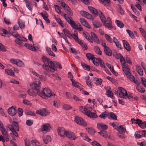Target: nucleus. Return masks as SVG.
<instances>
[{"label":"nucleus","instance_id":"obj_37","mask_svg":"<svg viewBox=\"0 0 146 146\" xmlns=\"http://www.w3.org/2000/svg\"><path fill=\"white\" fill-rule=\"evenodd\" d=\"M93 24L94 26L96 28H100L102 26L100 23L97 21H94L93 22Z\"/></svg>","mask_w":146,"mask_h":146},{"label":"nucleus","instance_id":"obj_62","mask_svg":"<svg viewBox=\"0 0 146 146\" xmlns=\"http://www.w3.org/2000/svg\"><path fill=\"white\" fill-rule=\"evenodd\" d=\"M26 114L33 116L35 115V114L32 112L29 111L28 110H26L25 111Z\"/></svg>","mask_w":146,"mask_h":146},{"label":"nucleus","instance_id":"obj_34","mask_svg":"<svg viewBox=\"0 0 146 146\" xmlns=\"http://www.w3.org/2000/svg\"><path fill=\"white\" fill-rule=\"evenodd\" d=\"M5 73L6 74H8L11 76H15L14 72L11 70L9 69H5Z\"/></svg>","mask_w":146,"mask_h":146},{"label":"nucleus","instance_id":"obj_31","mask_svg":"<svg viewBox=\"0 0 146 146\" xmlns=\"http://www.w3.org/2000/svg\"><path fill=\"white\" fill-rule=\"evenodd\" d=\"M63 31L64 33L65 36H66L70 38V36L73 37L72 35L71 34L69 31L68 29H63Z\"/></svg>","mask_w":146,"mask_h":146},{"label":"nucleus","instance_id":"obj_55","mask_svg":"<svg viewBox=\"0 0 146 146\" xmlns=\"http://www.w3.org/2000/svg\"><path fill=\"white\" fill-rule=\"evenodd\" d=\"M126 76L127 78L132 82L135 80L133 76L131 73H130V74H129L128 75H127Z\"/></svg>","mask_w":146,"mask_h":146},{"label":"nucleus","instance_id":"obj_4","mask_svg":"<svg viewBox=\"0 0 146 146\" xmlns=\"http://www.w3.org/2000/svg\"><path fill=\"white\" fill-rule=\"evenodd\" d=\"M15 37L17 38L15 41V42L20 46L23 45L22 42H27L28 40L23 36L18 34H15Z\"/></svg>","mask_w":146,"mask_h":146},{"label":"nucleus","instance_id":"obj_20","mask_svg":"<svg viewBox=\"0 0 146 146\" xmlns=\"http://www.w3.org/2000/svg\"><path fill=\"white\" fill-rule=\"evenodd\" d=\"M40 15L46 23H50V21L48 17V15L46 12L45 11L44 13H40Z\"/></svg>","mask_w":146,"mask_h":146},{"label":"nucleus","instance_id":"obj_42","mask_svg":"<svg viewBox=\"0 0 146 146\" xmlns=\"http://www.w3.org/2000/svg\"><path fill=\"white\" fill-rule=\"evenodd\" d=\"M86 130L90 134L93 135L95 133V131L92 128H86Z\"/></svg>","mask_w":146,"mask_h":146},{"label":"nucleus","instance_id":"obj_8","mask_svg":"<svg viewBox=\"0 0 146 146\" xmlns=\"http://www.w3.org/2000/svg\"><path fill=\"white\" fill-rule=\"evenodd\" d=\"M74 121L76 123L82 125L86 126L87 125L86 123L84 121V120L79 117L76 116Z\"/></svg>","mask_w":146,"mask_h":146},{"label":"nucleus","instance_id":"obj_1","mask_svg":"<svg viewBox=\"0 0 146 146\" xmlns=\"http://www.w3.org/2000/svg\"><path fill=\"white\" fill-rule=\"evenodd\" d=\"M42 59L44 64L42 65V67L47 72H54L56 69L54 64L49 59L43 56Z\"/></svg>","mask_w":146,"mask_h":146},{"label":"nucleus","instance_id":"obj_26","mask_svg":"<svg viewBox=\"0 0 146 146\" xmlns=\"http://www.w3.org/2000/svg\"><path fill=\"white\" fill-rule=\"evenodd\" d=\"M104 50L106 55L110 56H111L112 52L108 47H106L105 48H104Z\"/></svg>","mask_w":146,"mask_h":146},{"label":"nucleus","instance_id":"obj_25","mask_svg":"<svg viewBox=\"0 0 146 146\" xmlns=\"http://www.w3.org/2000/svg\"><path fill=\"white\" fill-rule=\"evenodd\" d=\"M64 9L65 11L69 15L72 16L73 15L72 11L68 5H66L65 7L64 8Z\"/></svg>","mask_w":146,"mask_h":146},{"label":"nucleus","instance_id":"obj_50","mask_svg":"<svg viewBox=\"0 0 146 146\" xmlns=\"http://www.w3.org/2000/svg\"><path fill=\"white\" fill-rule=\"evenodd\" d=\"M136 67L138 73L140 76H143V71L141 67L140 66H138L137 67L136 66Z\"/></svg>","mask_w":146,"mask_h":146},{"label":"nucleus","instance_id":"obj_51","mask_svg":"<svg viewBox=\"0 0 146 146\" xmlns=\"http://www.w3.org/2000/svg\"><path fill=\"white\" fill-rule=\"evenodd\" d=\"M81 65L85 70H90V66L89 65L85 64L84 63L82 62L81 63Z\"/></svg>","mask_w":146,"mask_h":146},{"label":"nucleus","instance_id":"obj_41","mask_svg":"<svg viewBox=\"0 0 146 146\" xmlns=\"http://www.w3.org/2000/svg\"><path fill=\"white\" fill-rule=\"evenodd\" d=\"M17 62L16 64L19 67H24V66L25 65L23 61L18 59L17 60Z\"/></svg>","mask_w":146,"mask_h":146},{"label":"nucleus","instance_id":"obj_35","mask_svg":"<svg viewBox=\"0 0 146 146\" xmlns=\"http://www.w3.org/2000/svg\"><path fill=\"white\" fill-rule=\"evenodd\" d=\"M86 56L87 59L89 60H93V59L95 58L94 55L91 53H87L86 54Z\"/></svg>","mask_w":146,"mask_h":146},{"label":"nucleus","instance_id":"obj_61","mask_svg":"<svg viewBox=\"0 0 146 146\" xmlns=\"http://www.w3.org/2000/svg\"><path fill=\"white\" fill-rule=\"evenodd\" d=\"M105 36L107 40L109 42L112 43V40L108 34H105Z\"/></svg>","mask_w":146,"mask_h":146},{"label":"nucleus","instance_id":"obj_21","mask_svg":"<svg viewBox=\"0 0 146 146\" xmlns=\"http://www.w3.org/2000/svg\"><path fill=\"white\" fill-rule=\"evenodd\" d=\"M24 1L26 4V7L30 11L33 9V5L31 2L29 0H24Z\"/></svg>","mask_w":146,"mask_h":146},{"label":"nucleus","instance_id":"obj_18","mask_svg":"<svg viewBox=\"0 0 146 146\" xmlns=\"http://www.w3.org/2000/svg\"><path fill=\"white\" fill-rule=\"evenodd\" d=\"M80 22L81 24L86 27L90 29L91 28V26L84 19L81 18L80 19Z\"/></svg>","mask_w":146,"mask_h":146},{"label":"nucleus","instance_id":"obj_40","mask_svg":"<svg viewBox=\"0 0 146 146\" xmlns=\"http://www.w3.org/2000/svg\"><path fill=\"white\" fill-rule=\"evenodd\" d=\"M115 23L117 26L120 28H123L124 27V25L121 21L116 20L115 21Z\"/></svg>","mask_w":146,"mask_h":146},{"label":"nucleus","instance_id":"obj_9","mask_svg":"<svg viewBox=\"0 0 146 146\" xmlns=\"http://www.w3.org/2000/svg\"><path fill=\"white\" fill-rule=\"evenodd\" d=\"M65 136L72 140H75L77 138L74 133L73 132L69 131H66Z\"/></svg>","mask_w":146,"mask_h":146},{"label":"nucleus","instance_id":"obj_3","mask_svg":"<svg viewBox=\"0 0 146 146\" xmlns=\"http://www.w3.org/2000/svg\"><path fill=\"white\" fill-rule=\"evenodd\" d=\"M79 109L82 112L90 118H96L98 117L96 115V111L95 113H93L85 106L83 107L80 106Z\"/></svg>","mask_w":146,"mask_h":146},{"label":"nucleus","instance_id":"obj_30","mask_svg":"<svg viewBox=\"0 0 146 146\" xmlns=\"http://www.w3.org/2000/svg\"><path fill=\"white\" fill-rule=\"evenodd\" d=\"M80 135L81 136L84 140L88 142H90L91 141V140L88 137L86 134L81 133H80Z\"/></svg>","mask_w":146,"mask_h":146},{"label":"nucleus","instance_id":"obj_19","mask_svg":"<svg viewBox=\"0 0 146 146\" xmlns=\"http://www.w3.org/2000/svg\"><path fill=\"white\" fill-rule=\"evenodd\" d=\"M51 129V127L48 123H45L43 127H42V131H45L46 132L49 131Z\"/></svg>","mask_w":146,"mask_h":146},{"label":"nucleus","instance_id":"obj_6","mask_svg":"<svg viewBox=\"0 0 146 146\" xmlns=\"http://www.w3.org/2000/svg\"><path fill=\"white\" fill-rule=\"evenodd\" d=\"M118 89L119 92V96L121 98L126 99V98L125 96L127 95L126 91L122 87H119Z\"/></svg>","mask_w":146,"mask_h":146},{"label":"nucleus","instance_id":"obj_48","mask_svg":"<svg viewBox=\"0 0 146 146\" xmlns=\"http://www.w3.org/2000/svg\"><path fill=\"white\" fill-rule=\"evenodd\" d=\"M53 105L56 107H58L60 106V102L59 100H56L53 102Z\"/></svg>","mask_w":146,"mask_h":146},{"label":"nucleus","instance_id":"obj_16","mask_svg":"<svg viewBox=\"0 0 146 146\" xmlns=\"http://www.w3.org/2000/svg\"><path fill=\"white\" fill-rule=\"evenodd\" d=\"M91 39L92 40L97 43L98 44H100V41L99 38L96 34L93 32H92L91 33Z\"/></svg>","mask_w":146,"mask_h":146},{"label":"nucleus","instance_id":"obj_14","mask_svg":"<svg viewBox=\"0 0 146 146\" xmlns=\"http://www.w3.org/2000/svg\"><path fill=\"white\" fill-rule=\"evenodd\" d=\"M122 69L126 75H128L129 74H130V70L127 64L124 63L122 64Z\"/></svg>","mask_w":146,"mask_h":146},{"label":"nucleus","instance_id":"obj_52","mask_svg":"<svg viewBox=\"0 0 146 146\" xmlns=\"http://www.w3.org/2000/svg\"><path fill=\"white\" fill-rule=\"evenodd\" d=\"M54 8L55 10L56 11L57 13L59 14H60L61 13V11L60 10V8L58 5H54Z\"/></svg>","mask_w":146,"mask_h":146},{"label":"nucleus","instance_id":"obj_7","mask_svg":"<svg viewBox=\"0 0 146 146\" xmlns=\"http://www.w3.org/2000/svg\"><path fill=\"white\" fill-rule=\"evenodd\" d=\"M67 131L65 130L64 128L63 127H59L57 129V131L58 135L60 137H64Z\"/></svg>","mask_w":146,"mask_h":146},{"label":"nucleus","instance_id":"obj_23","mask_svg":"<svg viewBox=\"0 0 146 146\" xmlns=\"http://www.w3.org/2000/svg\"><path fill=\"white\" fill-rule=\"evenodd\" d=\"M117 129L119 133L122 135L125 134V131H126V129L123 127L121 125L119 126L117 128Z\"/></svg>","mask_w":146,"mask_h":146},{"label":"nucleus","instance_id":"obj_47","mask_svg":"<svg viewBox=\"0 0 146 146\" xmlns=\"http://www.w3.org/2000/svg\"><path fill=\"white\" fill-rule=\"evenodd\" d=\"M89 76H88L87 77H86V79H87L86 81V82L87 85H88L89 87L91 88L92 87V83L90 80L89 79Z\"/></svg>","mask_w":146,"mask_h":146},{"label":"nucleus","instance_id":"obj_45","mask_svg":"<svg viewBox=\"0 0 146 146\" xmlns=\"http://www.w3.org/2000/svg\"><path fill=\"white\" fill-rule=\"evenodd\" d=\"M138 125L141 128L144 129L146 127V122H143L141 121V122L139 123Z\"/></svg>","mask_w":146,"mask_h":146},{"label":"nucleus","instance_id":"obj_58","mask_svg":"<svg viewBox=\"0 0 146 146\" xmlns=\"http://www.w3.org/2000/svg\"><path fill=\"white\" fill-rule=\"evenodd\" d=\"M32 143L33 146H40L39 142L36 140H32L31 141Z\"/></svg>","mask_w":146,"mask_h":146},{"label":"nucleus","instance_id":"obj_13","mask_svg":"<svg viewBox=\"0 0 146 146\" xmlns=\"http://www.w3.org/2000/svg\"><path fill=\"white\" fill-rule=\"evenodd\" d=\"M36 113L43 116H46L48 114L47 110L45 108H42L40 110L36 111Z\"/></svg>","mask_w":146,"mask_h":146},{"label":"nucleus","instance_id":"obj_12","mask_svg":"<svg viewBox=\"0 0 146 146\" xmlns=\"http://www.w3.org/2000/svg\"><path fill=\"white\" fill-rule=\"evenodd\" d=\"M80 13L82 16L88 19L91 20H93L94 19L91 15L85 11H82L80 12Z\"/></svg>","mask_w":146,"mask_h":146},{"label":"nucleus","instance_id":"obj_53","mask_svg":"<svg viewBox=\"0 0 146 146\" xmlns=\"http://www.w3.org/2000/svg\"><path fill=\"white\" fill-rule=\"evenodd\" d=\"M126 31L131 38L132 39L134 38L135 36L134 35L132 32L129 29H127Z\"/></svg>","mask_w":146,"mask_h":146},{"label":"nucleus","instance_id":"obj_46","mask_svg":"<svg viewBox=\"0 0 146 146\" xmlns=\"http://www.w3.org/2000/svg\"><path fill=\"white\" fill-rule=\"evenodd\" d=\"M118 56L119 57L121 63L122 64L124 63L125 64V60L124 58L120 53H119Z\"/></svg>","mask_w":146,"mask_h":146},{"label":"nucleus","instance_id":"obj_57","mask_svg":"<svg viewBox=\"0 0 146 146\" xmlns=\"http://www.w3.org/2000/svg\"><path fill=\"white\" fill-rule=\"evenodd\" d=\"M136 89L139 92L141 93H144L145 91V90L144 88L142 87H140L138 86H137L136 87Z\"/></svg>","mask_w":146,"mask_h":146},{"label":"nucleus","instance_id":"obj_5","mask_svg":"<svg viewBox=\"0 0 146 146\" xmlns=\"http://www.w3.org/2000/svg\"><path fill=\"white\" fill-rule=\"evenodd\" d=\"M41 84L40 81L38 79H36L35 82H34L32 84H30V85L33 89L38 91L40 89Z\"/></svg>","mask_w":146,"mask_h":146},{"label":"nucleus","instance_id":"obj_59","mask_svg":"<svg viewBox=\"0 0 146 146\" xmlns=\"http://www.w3.org/2000/svg\"><path fill=\"white\" fill-rule=\"evenodd\" d=\"M112 23H106L104 24L105 26L108 29H112L113 27L112 25Z\"/></svg>","mask_w":146,"mask_h":146},{"label":"nucleus","instance_id":"obj_24","mask_svg":"<svg viewBox=\"0 0 146 146\" xmlns=\"http://www.w3.org/2000/svg\"><path fill=\"white\" fill-rule=\"evenodd\" d=\"M93 82L97 85H101L102 82V80L100 78H94L92 80Z\"/></svg>","mask_w":146,"mask_h":146},{"label":"nucleus","instance_id":"obj_54","mask_svg":"<svg viewBox=\"0 0 146 146\" xmlns=\"http://www.w3.org/2000/svg\"><path fill=\"white\" fill-rule=\"evenodd\" d=\"M55 20L57 23L59 24L62 27H64V26L63 24V22L60 19L58 18L55 17Z\"/></svg>","mask_w":146,"mask_h":146},{"label":"nucleus","instance_id":"obj_44","mask_svg":"<svg viewBox=\"0 0 146 146\" xmlns=\"http://www.w3.org/2000/svg\"><path fill=\"white\" fill-rule=\"evenodd\" d=\"M65 19L67 22L70 24L73 20L72 17L68 15L66 17Z\"/></svg>","mask_w":146,"mask_h":146},{"label":"nucleus","instance_id":"obj_38","mask_svg":"<svg viewBox=\"0 0 146 146\" xmlns=\"http://www.w3.org/2000/svg\"><path fill=\"white\" fill-rule=\"evenodd\" d=\"M109 113L105 111L101 114L99 117L101 118L105 119L106 117L109 115Z\"/></svg>","mask_w":146,"mask_h":146},{"label":"nucleus","instance_id":"obj_39","mask_svg":"<svg viewBox=\"0 0 146 146\" xmlns=\"http://www.w3.org/2000/svg\"><path fill=\"white\" fill-rule=\"evenodd\" d=\"M100 3L105 6H107L110 3V0H99Z\"/></svg>","mask_w":146,"mask_h":146},{"label":"nucleus","instance_id":"obj_29","mask_svg":"<svg viewBox=\"0 0 146 146\" xmlns=\"http://www.w3.org/2000/svg\"><path fill=\"white\" fill-rule=\"evenodd\" d=\"M97 126L99 129H106L108 127L107 125L101 123H98Z\"/></svg>","mask_w":146,"mask_h":146},{"label":"nucleus","instance_id":"obj_2","mask_svg":"<svg viewBox=\"0 0 146 146\" xmlns=\"http://www.w3.org/2000/svg\"><path fill=\"white\" fill-rule=\"evenodd\" d=\"M37 94L43 98H45L46 97H51L55 95L54 93H52L51 91L48 88H44L41 91H37Z\"/></svg>","mask_w":146,"mask_h":146},{"label":"nucleus","instance_id":"obj_33","mask_svg":"<svg viewBox=\"0 0 146 146\" xmlns=\"http://www.w3.org/2000/svg\"><path fill=\"white\" fill-rule=\"evenodd\" d=\"M18 23L20 28L21 29H24L25 27V22L19 19L18 21Z\"/></svg>","mask_w":146,"mask_h":146},{"label":"nucleus","instance_id":"obj_43","mask_svg":"<svg viewBox=\"0 0 146 146\" xmlns=\"http://www.w3.org/2000/svg\"><path fill=\"white\" fill-rule=\"evenodd\" d=\"M109 115L110 116V118L113 119L114 120L117 119V116L115 113L113 112H110L109 113Z\"/></svg>","mask_w":146,"mask_h":146},{"label":"nucleus","instance_id":"obj_60","mask_svg":"<svg viewBox=\"0 0 146 146\" xmlns=\"http://www.w3.org/2000/svg\"><path fill=\"white\" fill-rule=\"evenodd\" d=\"M23 110L22 108H18L17 114L19 117H21L23 115Z\"/></svg>","mask_w":146,"mask_h":146},{"label":"nucleus","instance_id":"obj_32","mask_svg":"<svg viewBox=\"0 0 146 146\" xmlns=\"http://www.w3.org/2000/svg\"><path fill=\"white\" fill-rule=\"evenodd\" d=\"M83 34L84 37L87 40L89 41L91 43H93V41L92 40V39L90 38V35L88 33L86 32H84L83 33Z\"/></svg>","mask_w":146,"mask_h":146},{"label":"nucleus","instance_id":"obj_17","mask_svg":"<svg viewBox=\"0 0 146 146\" xmlns=\"http://www.w3.org/2000/svg\"><path fill=\"white\" fill-rule=\"evenodd\" d=\"M96 15H99L100 19L103 22L105 23L106 22V18L104 16L103 13H102L99 10L98 11V14Z\"/></svg>","mask_w":146,"mask_h":146},{"label":"nucleus","instance_id":"obj_10","mask_svg":"<svg viewBox=\"0 0 146 146\" xmlns=\"http://www.w3.org/2000/svg\"><path fill=\"white\" fill-rule=\"evenodd\" d=\"M71 27L74 29L76 30H79L80 31H83V29L82 27L80 25H79L78 26L75 22L73 20L72 22L70 24Z\"/></svg>","mask_w":146,"mask_h":146},{"label":"nucleus","instance_id":"obj_36","mask_svg":"<svg viewBox=\"0 0 146 146\" xmlns=\"http://www.w3.org/2000/svg\"><path fill=\"white\" fill-rule=\"evenodd\" d=\"M12 125L14 128L15 130L18 131H19V129L18 123L16 121H13L12 123Z\"/></svg>","mask_w":146,"mask_h":146},{"label":"nucleus","instance_id":"obj_63","mask_svg":"<svg viewBox=\"0 0 146 146\" xmlns=\"http://www.w3.org/2000/svg\"><path fill=\"white\" fill-rule=\"evenodd\" d=\"M28 94L30 96H33L35 95V93L34 92L33 89H29L28 91Z\"/></svg>","mask_w":146,"mask_h":146},{"label":"nucleus","instance_id":"obj_64","mask_svg":"<svg viewBox=\"0 0 146 146\" xmlns=\"http://www.w3.org/2000/svg\"><path fill=\"white\" fill-rule=\"evenodd\" d=\"M91 144L93 146H102L100 143H98L96 141H94L92 142Z\"/></svg>","mask_w":146,"mask_h":146},{"label":"nucleus","instance_id":"obj_11","mask_svg":"<svg viewBox=\"0 0 146 146\" xmlns=\"http://www.w3.org/2000/svg\"><path fill=\"white\" fill-rule=\"evenodd\" d=\"M106 90V94L108 97L111 98L113 99L114 98L113 94L111 91V88L110 86H107V88L104 87Z\"/></svg>","mask_w":146,"mask_h":146},{"label":"nucleus","instance_id":"obj_56","mask_svg":"<svg viewBox=\"0 0 146 146\" xmlns=\"http://www.w3.org/2000/svg\"><path fill=\"white\" fill-rule=\"evenodd\" d=\"M94 49L96 52L97 54L99 55H101L102 54V51L97 46H95Z\"/></svg>","mask_w":146,"mask_h":146},{"label":"nucleus","instance_id":"obj_27","mask_svg":"<svg viewBox=\"0 0 146 146\" xmlns=\"http://www.w3.org/2000/svg\"><path fill=\"white\" fill-rule=\"evenodd\" d=\"M24 46L26 47L31 50L34 51H36V48L34 46H32V44L30 45L29 44L25 43Z\"/></svg>","mask_w":146,"mask_h":146},{"label":"nucleus","instance_id":"obj_28","mask_svg":"<svg viewBox=\"0 0 146 146\" xmlns=\"http://www.w3.org/2000/svg\"><path fill=\"white\" fill-rule=\"evenodd\" d=\"M88 9L93 14L96 15L98 14V11L95 8L90 6L88 7Z\"/></svg>","mask_w":146,"mask_h":146},{"label":"nucleus","instance_id":"obj_15","mask_svg":"<svg viewBox=\"0 0 146 146\" xmlns=\"http://www.w3.org/2000/svg\"><path fill=\"white\" fill-rule=\"evenodd\" d=\"M8 112L9 115L12 116H15L17 113L16 109L13 106L9 108L8 110Z\"/></svg>","mask_w":146,"mask_h":146},{"label":"nucleus","instance_id":"obj_22","mask_svg":"<svg viewBox=\"0 0 146 146\" xmlns=\"http://www.w3.org/2000/svg\"><path fill=\"white\" fill-rule=\"evenodd\" d=\"M123 46L128 51L131 50V47L129 43L125 40H123Z\"/></svg>","mask_w":146,"mask_h":146},{"label":"nucleus","instance_id":"obj_49","mask_svg":"<svg viewBox=\"0 0 146 146\" xmlns=\"http://www.w3.org/2000/svg\"><path fill=\"white\" fill-rule=\"evenodd\" d=\"M0 130L3 136H4L5 135H6L8 134L6 129L4 127H1V128H0Z\"/></svg>","mask_w":146,"mask_h":146}]
</instances>
